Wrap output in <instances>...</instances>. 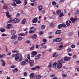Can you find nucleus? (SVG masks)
<instances>
[{
    "label": "nucleus",
    "instance_id": "18",
    "mask_svg": "<svg viewBox=\"0 0 79 79\" xmlns=\"http://www.w3.org/2000/svg\"><path fill=\"white\" fill-rule=\"evenodd\" d=\"M18 37V36L16 35H14L11 37V39H15Z\"/></svg>",
    "mask_w": 79,
    "mask_h": 79
},
{
    "label": "nucleus",
    "instance_id": "29",
    "mask_svg": "<svg viewBox=\"0 0 79 79\" xmlns=\"http://www.w3.org/2000/svg\"><path fill=\"white\" fill-rule=\"evenodd\" d=\"M25 35H26L24 33H20L18 34V35H19V36L20 35H21V36H25Z\"/></svg>",
    "mask_w": 79,
    "mask_h": 79
},
{
    "label": "nucleus",
    "instance_id": "61",
    "mask_svg": "<svg viewBox=\"0 0 79 79\" xmlns=\"http://www.w3.org/2000/svg\"><path fill=\"white\" fill-rule=\"evenodd\" d=\"M24 76H27V73L25 72L24 73Z\"/></svg>",
    "mask_w": 79,
    "mask_h": 79
},
{
    "label": "nucleus",
    "instance_id": "63",
    "mask_svg": "<svg viewBox=\"0 0 79 79\" xmlns=\"http://www.w3.org/2000/svg\"><path fill=\"white\" fill-rule=\"evenodd\" d=\"M15 66L13 65L11 66V68H15Z\"/></svg>",
    "mask_w": 79,
    "mask_h": 79
},
{
    "label": "nucleus",
    "instance_id": "41",
    "mask_svg": "<svg viewBox=\"0 0 79 79\" xmlns=\"http://www.w3.org/2000/svg\"><path fill=\"white\" fill-rule=\"evenodd\" d=\"M41 47L42 48H47V46H44L42 44L41 45Z\"/></svg>",
    "mask_w": 79,
    "mask_h": 79
},
{
    "label": "nucleus",
    "instance_id": "56",
    "mask_svg": "<svg viewBox=\"0 0 79 79\" xmlns=\"http://www.w3.org/2000/svg\"><path fill=\"white\" fill-rule=\"evenodd\" d=\"M66 76H67V75L64 74L62 75V77H66Z\"/></svg>",
    "mask_w": 79,
    "mask_h": 79
},
{
    "label": "nucleus",
    "instance_id": "47",
    "mask_svg": "<svg viewBox=\"0 0 79 79\" xmlns=\"http://www.w3.org/2000/svg\"><path fill=\"white\" fill-rule=\"evenodd\" d=\"M27 58L29 60H30L31 59V58H30V54H28V55H27Z\"/></svg>",
    "mask_w": 79,
    "mask_h": 79
},
{
    "label": "nucleus",
    "instance_id": "13",
    "mask_svg": "<svg viewBox=\"0 0 79 79\" xmlns=\"http://www.w3.org/2000/svg\"><path fill=\"white\" fill-rule=\"evenodd\" d=\"M12 25V24L11 23L10 24H9L7 25V29H10L11 28V25Z\"/></svg>",
    "mask_w": 79,
    "mask_h": 79
},
{
    "label": "nucleus",
    "instance_id": "16",
    "mask_svg": "<svg viewBox=\"0 0 79 79\" xmlns=\"http://www.w3.org/2000/svg\"><path fill=\"white\" fill-rule=\"evenodd\" d=\"M34 47L35 46L34 45H31V47L30 48V50L31 51H32V50H34Z\"/></svg>",
    "mask_w": 79,
    "mask_h": 79
},
{
    "label": "nucleus",
    "instance_id": "52",
    "mask_svg": "<svg viewBox=\"0 0 79 79\" xmlns=\"http://www.w3.org/2000/svg\"><path fill=\"white\" fill-rule=\"evenodd\" d=\"M71 50V48H68L67 50V52H70Z\"/></svg>",
    "mask_w": 79,
    "mask_h": 79
},
{
    "label": "nucleus",
    "instance_id": "37",
    "mask_svg": "<svg viewBox=\"0 0 79 79\" xmlns=\"http://www.w3.org/2000/svg\"><path fill=\"white\" fill-rule=\"evenodd\" d=\"M18 39L19 41H21L23 39V37L21 36H19L18 37Z\"/></svg>",
    "mask_w": 79,
    "mask_h": 79
},
{
    "label": "nucleus",
    "instance_id": "33",
    "mask_svg": "<svg viewBox=\"0 0 79 79\" xmlns=\"http://www.w3.org/2000/svg\"><path fill=\"white\" fill-rule=\"evenodd\" d=\"M56 13H57V15H60L61 13V10H58L56 11Z\"/></svg>",
    "mask_w": 79,
    "mask_h": 79
},
{
    "label": "nucleus",
    "instance_id": "27",
    "mask_svg": "<svg viewBox=\"0 0 79 79\" xmlns=\"http://www.w3.org/2000/svg\"><path fill=\"white\" fill-rule=\"evenodd\" d=\"M11 5L12 6H17V5H16V4L15 2H12L11 4Z\"/></svg>",
    "mask_w": 79,
    "mask_h": 79
},
{
    "label": "nucleus",
    "instance_id": "12",
    "mask_svg": "<svg viewBox=\"0 0 79 79\" xmlns=\"http://www.w3.org/2000/svg\"><path fill=\"white\" fill-rule=\"evenodd\" d=\"M66 25L67 26H70V23H71V21H69V22L68 21H67L66 22Z\"/></svg>",
    "mask_w": 79,
    "mask_h": 79
},
{
    "label": "nucleus",
    "instance_id": "11",
    "mask_svg": "<svg viewBox=\"0 0 79 79\" xmlns=\"http://www.w3.org/2000/svg\"><path fill=\"white\" fill-rule=\"evenodd\" d=\"M40 56H41V55L40 54H39L38 55L36 56L35 57V59L36 60H39V59L40 58Z\"/></svg>",
    "mask_w": 79,
    "mask_h": 79
},
{
    "label": "nucleus",
    "instance_id": "1",
    "mask_svg": "<svg viewBox=\"0 0 79 79\" xmlns=\"http://www.w3.org/2000/svg\"><path fill=\"white\" fill-rule=\"evenodd\" d=\"M63 61V59L58 60V63L56 67L57 68L60 69V68H62V66H63V64H62Z\"/></svg>",
    "mask_w": 79,
    "mask_h": 79
},
{
    "label": "nucleus",
    "instance_id": "40",
    "mask_svg": "<svg viewBox=\"0 0 79 79\" xmlns=\"http://www.w3.org/2000/svg\"><path fill=\"white\" fill-rule=\"evenodd\" d=\"M13 53H19V51L15 50L12 51Z\"/></svg>",
    "mask_w": 79,
    "mask_h": 79
},
{
    "label": "nucleus",
    "instance_id": "44",
    "mask_svg": "<svg viewBox=\"0 0 79 79\" xmlns=\"http://www.w3.org/2000/svg\"><path fill=\"white\" fill-rule=\"evenodd\" d=\"M10 20L8 21L7 22V24H9V23H11L12 22V20H11V18L10 19Z\"/></svg>",
    "mask_w": 79,
    "mask_h": 79
},
{
    "label": "nucleus",
    "instance_id": "17",
    "mask_svg": "<svg viewBox=\"0 0 79 79\" xmlns=\"http://www.w3.org/2000/svg\"><path fill=\"white\" fill-rule=\"evenodd\" d=\"M52 64L51 62H50L49 64V65H48V68L49 69H50V68H52Z\"/></svg>",
    "mask_w": 79,
    "mask_h": 79
},
{
    "label": "nucleus",
    "instance_id": "50",
    "mask_svg": "<svg viewBox=\"0 0 79 79\" xmlns=\"http://www.w3.org/2000/svg\"><path fill=\"white\" fill-rule=\"evenodd\" d=\"M71 47L72 48H75V45L73 44L71 45Z\"/></svg>",
    "mask_w": 79,
    "mask_h": 79
},
{
    "label": "nucleus",
    "instance_id": "36",
    "mask_svg": "<svg viewBox=\"0 0 79 79\" xmlns=\"http://www.w3.org/2000/svg\"><path fill=\"white\" fill-rule=\"evenodd\" d=\"M21 3V2L19 0H18L16 2V4H20Z\"/></svg>",
    "mask_w": 79,
    "mask_h": 79
},
{
    "label": "nucleus",
    "instance_id": "6",
    "mask_svg": "<svg viewBox=\"0 0 79 79\" xmlns=\"http://www.w3.org/2000/svg\"><path fill=\"white\" fill-rule=\"evenodd\" d=\"M70 59L71 58L69 57H65L64 59V60L67 61H69Z\"/></svg>",
    "mask_w": 79,
    "mask_h": 79
},
{
    "label": "nucleus",
    "instance_id": "39",
    "mask_svg": "<svg viewBox=\"0 0 79 79\" xmlns=\"http://www.w3.org/2000/svg\"><path fill=\"white\" fill-rule=\"evenodd\" d=\"M56 64H57L56 62L54 63L53 64V67H54V68H56Z\"/></svg>",
    "mask_w": 79,
    "mask_h": 79
},
{
    "label": "nucleus",
    "instance_id": "51",
    "mask_svg": "<svg viewBox=\"0 0 79 79\" xmlns=\"http://www.w3.org/2000/svg\"><path fill=\"white\" fill-rule=\"evenodd\" d=\"M5 64H6V63L5 62H4L2 63V65L3 66H5Z\"/></svg>",
    "mask_w": 79,
    "mask_h": 79
},
{
    "label": "nucleus",
    "instance_id": "21",
    "mask_svg": "<svg viewBox=\"0 0 79 79\" xmlns=\"http://www.w3.org/2000/svg\"><path fill=\"white\" fill-rule=\"evenodd\" d=\"M6 16L8 18H10L11 16V15H10V14L9 12H6Z\"/></svg>",
    "mask_w": 79,
    "mask_h": 79
},
{
    "label": "nucleus",
    "instance_id": "64",
    "mask_svg": "<svg viewBox=\"0 0 79 79\" xmlns=\"http://www.w3.org/2000/svg\"><path fill=\"white\" fill-rule=\"evenodd\" d=\"M34 5H37V2H34Z\"/></svg>",
    "mask_w": 79,
    "mask_h": 79
},
{
    "label": "nucleus",
    "instance_id": "7",
    "mask_svg": "<svg viewBox=\"0 0 79 79\" xmlns=\"http://www.w3.org/2000/svg\"><path fill=\"white\" fill-rule=\"evenodd\" d=\"M38 9L39 10V11L40 12V11H42V10H43V6H38Z\"/></svg>",
    "mask_w": 79,
    "mask_h": 79
},
{
    "label": "nucleus",
    "instance_id": "30",
    "mask_svg": "<svg viewBox=\"0 0 79 79\" xmlns=\"http://www.w3.org/2000/svg\"><path fill=\"white\" fill-rule=\"evenodd\" d=\"M13 43L14 44H17L18 43V41L14 40L13 41Z\"/></svg>",
    "mask_w": 79,
    "mask_h": 79
},
{
    "label": "nucleus",
    "instance_id": "8",
    "mask_svg": "<svg viewBox=\"0 0 79 79\" xmlns=\"http://www.w3.org/2000/svg\"><path fill=\"white\" fill-rule=\"evenodd\" d=\"M38 21L37 18H35L32 20V23H36Z\"/></svg>",
    "mask_w": 79,
    "mask_h": 79
},
{
    "label": "nucleus",
    "instance_id": "45",
    "mask_svg": "<svg viewBox=\"0 0 79 79\" xmlns=\"http://www.w3.org/2000/svg\"><path fill=\"white\" fill-rule=\"evenodd\" d=\"M24 3L25 5H27V0H24Z\"/></svg>",
    "mask_w": 79,
    "mask_h": 79
},
{
    "label": "nucleus",
    "instance_id": "9",
    "mask_svg": "<svg viewBox=\"0 0 79 79\" xmlns=\"http://www.w3.org/2000/svg\"><path fill=\"white\" fill-rule=\"evenodd\" d=\"M29 63L30 66H33V64L34 63V61L33 60H30L28 62Z\"/></svg>",
    "mask_w": 79,
    "mask_h": 79
},
{
    "label": "nucleus",
    "instance_id": "42",
    "mask_svg": "<svg viewBox=\"0 0 79 79\" xmlns=\"http://www.w3.org/2000/svg\"><path fill=\"white\" fill-rule=\"evenodd\" d=\"M1 32H5V29L4 28H2L0 30Z\"/></svg>",
    "mask_w": 79,
    "mask_h": 79
},
{
    "label": "nucleus",
    "instance_id": "19",
    "mask_svg": "<svg viewBox=\"0 0 79 79\" xmlns=\"http://www.w3.org/2000/svg\"><path fill=\"white\" fill-rule=\"evenodd\" d=\"M34 76H35V74H34V73H31L30 74V77H31L32 78H34Z\"/></svg>",
    "mask_w": 79,
    "mask_h": 79
},
{
    "label": "nucleus",
    "instance_id": "20",
    "mask_svg": "<svg viewBox=\"0 0 79 79\" xmlns=\"http://www.w3.org/2000/svg\"><path fill=\"white\" fill-rule=\"evenodd\" d=\"M26 63V61H23L20 63V64L21 65H22V66H23V65H24V64H25Z\"/></svg>",
    "mask_w": 79,
    "mask_h": 79
},
{
    "label": "nucleus",
    "instance_id": "28",
    "mask_svg": "<svg viewBox=\"0 0 79 79\" xmlns=\"http://www.w3.org/2000/svg\"><path fill=\"white\" fill-rule=\"evenodd\" d=\"M37 36L36 34L34 35L32 37V39H37Z\"/></svg>",
    "mask_w": 79,
    "mask_h": 79
},
{
    "label": "nucleus",
    "instance_id": "62",
    "mask_svg": "<svg viewBox=\"0 0 79 79\" xmlns=\"http://www.w3.org/2000/svg\"><path fill=\"white\" fill-rule=\"evenodd\" d=\"M25 62H27V61H29V60L27 59H25Z\"/></svg>",
    "mask_w": 79,
    "mask_h": 79
},
{
    "label": "nucleus",
    "instance_id": "35",
    "mask_svg": "<svg viewBox=\"0 0 79 79\" xmlns=\"http://www.w3.org/2000/svg\"><path fill=\"white\" fill-rule=\"evenodd\" d=\"M18 72V69L15 68V69L14 70H13V72L15 73H16V72Z\"/></svg>",
    "mask_w": 79,
    "mask_h": 79
},
{
    "label": "nucleus",
    "instance_id": "58",
    "mask_svg": "<svg viewBox=\"0 0 79 79\" xmlns=\"http://www.w3.org/2000/svg\"><path fill=\"white\" fill-rule=\"evenodd\" d=\"M43 42H45L47 41V39H43Z\"/></svg>",
    "mask_w": 79,
    "mask_h": 79
},
{
    "label": "nucleus",
    "instance_id": "14",
    "mask_svg": "<svg viewBox=\"0 0 79 79\" xmlns=\"http://www.w3.org/2000/svg\"><path fill=\"white\" fill-rule=\"evenodd\" d=\"M26 19H23L22 21V24H24L26 23Z\"/></svg>",
    "mask_w": 79,
    "mask_h": 79
},
{
    "label": "nucleus",
    "instance_id": "31",
    "mask_svg": "<svg viewBox=\"0 0 79 79\" xmlns=\"http://www.w3.org/2000/svg\"><path fill=\"white\" fill-rule=\"evenodd\" d=\"M45 28V25H43L41 27V29H42V30H44Z\"/></svg>",
    "mask_w": 79,
    "mask_h": 79
},
{
    "label": "nucleus",
    "instance_id": "4",
    "mask_svg": "<svg viewBox=\"0 0 79 79\" xmlns=\"http://www.w3.org/2000/svg\"><path fill=\"white\" fill-rule=\"evenodd\" d=\"M37 54V52L36 51H33L31 52V57H34V56L36 55Z\"/></svg>",
    "mask_w": 79,
    "mask_h": 79
},
{
    "label": "nucleus",
    "instance_id": "23",
    "mask_svg": "<svg viewBox=\"0 0 79 79\" xmlns=\"http://www.w3.org/2000/svg\"><path fill=\"white\" fill-rule=\"evenodd\" d=\"M60 32H61V30H58L56 31V34H60Z\"/></svg>",
    "mask_w": 79,
    "mask_h": 79
},
{
    "label": "nucleus",
    "instance_id": "43",
    "mask_svg": "<svg viewBox=\"0 0 79 79\" xmlns=\"http://www.w3.org/2000/svg\"><path fill=\"white\" fill-rule=\"evenodd\" d=\"M34 32H35V31L32 30H30L29 31V33H31V34H33Z\"/></svg>",
    "mask_w": 79,
    "mask_h": 79
},
{
    "label": "nucleus",
    "instance_id": "10",
    "mask_svg": "<svg viewBox=\"0 0 79 79\" xmlns=\"http://www.w3.org/2000/svg\"><path fill=\"white\" fill-rule=\"evenodd\" d=\"M61 40L62 39L61 38H56L55 39V42H61Z\"/></svg>",
    "mask_w": 79,
    "mask_h": 79
},
{
    "label": "nucleus",
    "instance_id": "34",
    "mask_svg": "<svg viewBox=\"0 0 79 79\" xmlns=\"http://www.w3.org/2000/svg\"><path fill=\"white\" fill-rule=\"evenodd\" d=\"M50 26L51 27H55V25H54V24L52 23H51L50 24Z\"/></svg>",
    "mask_w": 79,
    "mask_h": 79
},
{
    "label": "nucleus",
    "instance_id": "2",
    "mask_svg": "<svg viewBox=\"0 0 79 79\" xmlns=\"http://www.w3.org/2000/svg\"><path fill=\"white\" fill-rule=\"evenodd\" d=\"M63 27H67L66 24L64 23H62L58 25V26L57 27L58 29H61V28H62Z\"/></svg>",
    "mask_w": 79,
    "mask_h": 79
},
{
    "label": "nucleus",
    "instance_id": "54",
    "mask_svg": "<svg viewBox=\"0 0 79 79\" xmlns=\"http://www.w3.org/2000/svg\"><path fill=\"white\" fill-rule=\"evenodd\" d=\"M6 34H5V33H3L2 34V37H5V36H6Z\"/></svg>",
    "mask_w": 79,
    "mask_h": 79
},
{
    "label": "nucleus",
    "instance_id": "15",
    "mask_svg": "<svg viewBox=\"0 0 79 79\" xmlns=\"http://www.w3.org/2000/svg\"><path fill=\"white\" fill-rule=\"evenodd\" d=\"M11 35H15L16 34V31L15 30H12L11 31Z\"/></svg>",
    "mask_w": 79,
    "mask_h": 79
},
{
    "label": "nucleus",
    "instance_id": "22",
    "mask_svg": "<svg viewBox=\"0 0 79 79\" xmlns=\"http://www.w3.org/2000/svg\"><path fill=\"white\" fill-rule=\"evenodd\" d=\"M52 5L53 6H56V2L53 1L52 2Z\"/></svg>",
    "mask_w": 79,
    "mask_h": 79
},
{
    "label": "nucleus",
    "instance_id": "24",
    "mask_svg": "<svg viewBox=\"0 0 79 79\" xmlns=\"http://www.w3.org/2000/svg\"><path fill=\"white\" fill-rule=\"evenodd\" d=\"M56 56H58V55L56 54V52H55L52 55L53 57H56Z\"/></svg>",
    "mask_w": 79,
    "mask_h": 79
},
{
    "label": "nucleus",
    "instance_id": "3",
    "mask_svg": "<svg viewBox=\"0 0 79 79\" xmlns=\"http://www.w3.org/2000/svg\"><path fill=\"white\" fill-rule=\"evenodd\" d=\"M20 21L19 19H15L12 20V23H18Z\"/></svg>",
    "mask_w": 79,
    "mask_h": 79
},
{
    "label": "nucleus",
    "instance_id": "57",
    "mask_svg": "<svg viewBox=\"0 0 79 79\" xmlns=\"http://www.w3.org/2000/svg\"><path fill=\"white\" fill-rule=\"evenodd\" d=\"M31 70H32V71H34V70H35L36 69H35V68L33 67L32 68H31Z\"/></svg>",
    "mask_w": 79,
    "mask_h": 79
},
{
    "label": "nucleus",
    "instance_id": "26",
    "mask_svg": "<svg viewBox=\"0 0 79 79\" xmlns=\"http://www.w3.org/2000/svg\"><path fill=\"white\" fill-rule=\"evenodd\" d=\"M41 76H40V75H38L36 76V78L37 79H40V78H41Z\"/></svg>",
    "mask_w": 79,
    "mask_h": 79
},
{
    "label": "nucleus",
    "instance_id": "46",
    "mask_svg": "<svg viewBox=\"0 0 79 79\" xmlns=\"http://www.w3.org/2000/svg\"><path fill=\"white\" fill-rule=\"evenodd\" d=\"M15 59L16 61H18L19 60V57L16 56L15 58Z\"/></svg>",
    "mask_w": 79,
    "mask_h": 79
},
{
    "label": "nucleus",
    "instance_id": "55",
    "mask_svg": "<svg viewBox=\"0 0 79 79\" xmlns=\"http://www.w3.org/2000/svg\"><path fill=\"white\" fill-rule=\"evenodd\" d=\"M30 5H31V6H35L34 3V2L31 3L30 4Z\"/></svg>",
    "mask_w": 79,
    "mask_h": 79
},
{
    "label": "nucleus",
    "instance_id": "25",
    "mask_svg": "<svg viewBox=\"0 0 79 79\" xmlns=\"http://www.w3.org/2000/svg\"><path fill=\"white\" fill-rule=\"evenodd\" d=\"M63 45H60L59 46L58 50H62V48H63Z\"/></svg>",
    "mask_w": 79,
    "mask_h": 79
},
{
    "label": "nucleus",
    "instance_id": "59",
    "mask_svg": "<svg viewBox=\"0 0 79 79\" xmlns=\"http://www.w3.org/2000/svg\"><path fill=\"white\" fill-rule=\"evenodd\" d=\"M27 44H29L30 42H31V41L29 40H27L26 41Z\"/></svg>",
    "mask_w": 79,
    "mask_h": 79
},
{
    "label": "nucleus",
    "instance_id": "5",
    "mask_svg": "<svg viewBox=\"0 0 79 79\" xmlns=\"http://www.w3.org/2000/svg\"><path fill=\"white\" fill-rule=\"evenodd\" d=\"M77 20V18H74L72 17L70 19L72 23H74L75 21H76Z\"/></svg>",
    "mask_w": 79,
    "mask_h": 79
},
{
    "label": "nucleus",
    "instance_id": "53",
    "mask_svg": "<svg viewBox=\"0 0 79 79\" xmlns=\"http://www.w3.org/2000/svg\"><path fill=\"white\" fill-rule=\"evenodd\" d=\"M43 34H44V32L43 31H41L40 32V35H42Z\"/></svg>",
    "mask_w": 79,
    "mask_h": 79
},
{
    "label": "nucleus",
    "instance_id": "32",
    "mask_svg": "<svg viewBox=\"0 0 79 79\" xmlns=\"http://www.w3.org/2000/svg\"><path fill=\"white\" fill-rule=\"evenodd\" d=\"M7 8H8V7H7L6 5H3V9H4V10H6V9Z\"/></svg>",
    "mask_w": 79,
    "mask_h": 79
},
{
    "label": "nucleus",
    "instance_id": "49",
    "mask_svg": "<svg viewBox=\"0 0 79 79\" xmlns=\"http://www.w3.org/2000/svg\"><path fill=\"white\" fill-rule=\"evenodd\" d=\"M19 58H21V57H22V54H21V53H20L19 54V56H18Z\"/></svg>",
    "mask_w": 79,
    "mask_h": 79
},
{
    "label": "nucleus",
    "instance_id": "60",
    "mask_svg": "<svg viewBox=\"0 0 79 79\" xmlns=\"http://www.w3.org/2000/svg\"><path fill=\"white\" fill-rule=\"evenodd\" d=\"M19 61H22V60H23V57H19Z\"/></svg>",
    "mask_w": 79,
    "mask_h": 79
},
{
    "label": "nucleus",
    "instance_id": "38",
    "mask_svg": "<svg viewBox=\"0 0 79 79\" xmlns=\"http://www.w3.org/2000/svg\"><path fill=\"white\" fill-rule=\"evenodd\" d=\"M64 16V14L63 13H61L59 15L60 18H61V17L63 16Z\"/></svg>",
    "mask_w": 79,
    "mask_h": 79
},
{
    "label": "nucleus",
    "instance_id": "48",
    "mask_svg": "<svg viewBox=\"0 0 79 79\" xmlns=\"http://www.w3.org/2000/svg\"><path fill=\"white\" fill-rule=\"evenodd\" d=\"M5 56V54H2V55L0 54V58H2V57H3V56Z\"/></svg>",
    "mask_w": 79,
    "mask_h": 79
}]
</instances>
